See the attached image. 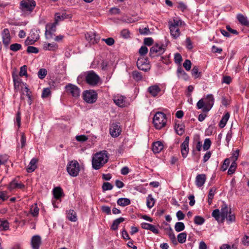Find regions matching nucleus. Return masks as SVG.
<instances>
[{"instance_id": "28", "label": "nucleus", "mask_w": 249, "mask_h": 249, "mask_svg": "<svg viewBox=\"0 0 249 249\" xmlns=\"http://www.w3.org/2000/svg\"><path fill=\"white\" fill-rule=\"evenodd\" d=\"M124 221V218L123 217H120L114 220L111 226V229L113 231L117 230L119 225Z\"/></svg>"}, {"instance_id": "47", "label": "nucleus", "mask_w": 249, "mask_h": 249, "mask_svg": "<svg viewBox=\"0 0 249 249\" xmlns=\"http://www.w3.org/2000/svg\"><path fill=\"white\" fill-rule=\"evenodd\" d=\"M47 73V71L45 69H40L38 72V76L40 79H42L46 76Z\"/></svg>"}, {"instance_id": "41", "label": "nucleus", "mask_w": 249, "mask_h": 249, "mask_svg": "<svg viewBox=\"0 0 249 249\" xmlns=\"http://www.w3.org/2000/svg\"><path fill=\"white\" fill-rule=\"evenodd\" d=\"M12 77L14 83L15 88H16L17 87H18L19 84L20 83V79H19L18 75L14 72L12 73Z\"/></svg>"}, {"instance_id": "50", "label": "nucleus", "mask_w": 249, "mask_h": 249, "mask_svg": "<svg viewBox=\"0 0 249 249\" xmlns=\"http://www.w3.org/2000/svg\"><path fill=\"white\" fill-rule=\"evenodd\" d=\"M112 188V185L108 182H104L102 186V189L104 191L111 190Z\"/></svg>"}, {"instance_id": "38", "label": "nucleus", "mask_w": 249, "mask_h": 249, "mask_svg": "<svg viewBox=\"0 0 249 249\" xmlns=\"http://www.w3.org/2000/svg\"><path fill=\"white\" fill-rule=\"evenodd\" d=\"M212 216L218 221L223 222L221 220L220 211L218 209H215L212 213Z\"/></svg>"}, {"instance_id": "51", "label": "nucleus", "mask_w": 249, "mask_h": 249, "mask_svg": "<svg viewBox=\"0 0 249 249\" xmlns=\"http://www.w3.org/2000/svg\"><path fill=\"white\" fill-rule=\"evenodd\" d=\"M205 102H204V99H203L199 100L196 104V107H197V108L198 109H202V111L203 112H204V109L205 108Z\"/></svg>"}, {"instance_id": "3", "label": "nucleus", "mask_w": 249, "mask_h": 249, "mask_svg": "<svg viewBox=\"0 0 249 249\" xmlns=\"http://www.w3.org/2000/svg\"><path fill=\"white\" fill-rule=\"evenodd\" d=\"M184 23L180 19H174L169 22V27L171 35L175 39L177 38L180 35V28Z\"/></svg>"}, {"instance_id": "15", "label": "nucleus", "mask_w": 249, "mask_h": 249, "mask_svg": "<svg viewBox=\"0 0 249 249\" xmlns=\"http://www.w3.org/2000/svg\"><path fill=\"white\" fill-rule=\"evenodd\" d=\"M189 137L187 136L184 142L181 144V152L182 157L185 158L187 157L189 151Z\"/></svg>"}, {"instance_id": "9", "label": "nucleus", "mask_w": 249, "mask_h": 249, "mask_svg": "<svg viewBox=\"0 0 249 249\" xmlns=\"http://www.w3.org/2000/svg\"><path fill=\"white\" fill-rule=\"evenodd\" d=\"M83 99L88 103H93L96 102L97 95L90 91H85L83 95Z\"/></svg>"}, {"instance_id": "52", "label": "nucleus", "mask_w": 249, "mask_h": 249, "mask_svg": "<svg viewBox=\"0 0 249 249\" xmlns=\"http://www.w3.org/2000/svg\"><path fill=\"white\" fill-rule=\"evenodd\" d=\"M211 145V141L210 139H206L203 144V149L204 150L209 149Z\"/></svg>"}, {"instance_id": "31", "label": "nucleus", "mask_w": 249, "mask_h": 249, "mask_svg": "<svg viewBox=\"0 0 249 249\" xmlns=\"http://www.w3.org/2000/svg\"><path fill=\"white\" fill-rule=\"evenodd\" d=\"M9 223L7 220L0 219V231H6L9 229Z\"/></svg>"}, {"instance_id": "18", "label": "nucleus", "mask_w": 249, "mask_h": 249, "mask_svg": "<svg viewBox=\"0 0 249 249\" xmlns=\"http://www.w3.org/2000/svg\"><path fill=\"white\" fill-rule=\"evenodd\" d=\"M121 132L120 126L116 124H112L110 127V133L113 137H117Z\"/></svg>"}, {"instance_id": "40", "label": "nucleus", "mask_w": 249, "mask_h": 249, "mask_svg": "<svg viewBox=\"0 0 249 249\" xmlns=\"http://www.w3.org/2000/svg\"><path fill=\"white\" fill-rule=\"evenodd\" d=\"M185 229V225L183 223L181 222H177L175 225V229L176 231L179 232L182 231Z\"/></svg>"}, {"instance_id": "1", "label": "nucleus", "mask_w": 249, "mask_h": 249, "mask_svg": "<svg viewBox=\"0 0 249 249\" xmlns=\"http://www.w3.org/2000/svg\"><path fill=\"white\" fill-rule=\"evenodd\" d=\"M84 80L88 84L94 87L98 85L100 78L93 71H89L81 74L77 77L78 81L82 82Z\"/></svg>"}, {"instance_id": "63", "label": "nucleus", "mask_w": 249, "mask_h": 249, "mask_svg": "<svg viewBox=\"0 0 249 249\" xmlns=\"http://www.w3.org/2000/svg\"><path fill=\"white\" fill-rule=\"evenodd\" d=\"M139 52L141 55H144L147 53L148 49L146 46H142L140 49Z\"/></svg>"}, {"instance_id": "32", "label": "nucleus", "mask_w": 249, "mask_h": 249, "mask_svg": "<svg viewBox=\"0 0 249 249\" xmlns=\"http://www.w3.org/2000/svg\"><path fill=\"white\" fill-rule=\"evenodd\" d=\"M237 19L241 24L243 25L248 26L249 25V21L246 17L243 16L242 14H239L237 15Z\"/></svg>"}, {"instance_id": "17", "label": "nucleus", "mask_w": 249, "mask_h": 249, "mask_svg": "<svg viewBox=\"0 0 249 249\" xmlns=\"http://www.w3.org/2000/svg\"><path fill=\"white\" fill-rule=\"evenodd\" d=\"M41 243V237L38 235H36L31 239V245L33 249H39Z\"/></svg>"}, {"instance_id": "8", "label": "nucleus", "mask_w": 249, "mask_h": 249, "mask_svg": "<svg viewBox=\"0 0 249 249\" xmlns=\"http://www.w3.org/2000/svg\"><path fill=\"white\" fill-rule=\"evenodd\" d=\"M65 89L67 92L71 95L73 97L77 98L80 95V90L74 85L69 84L66 86Z\"/></svg>"}, {"instance_id": "43", "label": "nucleus", "mask_w": 249, "mask_h": 249, "mask_svg": "<svg viewBox=\"0 0 249 249\" xmlns=\"http://www.w3.org/2000/svg\"><path fill=\"white\" fill-rule=\"evenodd\" d=\"M66 18V15L65 13H63L62 15L57 13L55 15V21L58 23L59 21L63 20Z\"/></svg>"}, {"instance_id": "20", "label": "nucleus", "mask_w": 249, "mask_h": 249, "mask_svg": "<svg viewBox=\"0 0 249 249\" xmlns=\"http://www.w3.org/2000/svg\"><path fill=\"white\" fill-rule=\"evenodd\" d=\"M206 180V176L205 174H199L196 178V184L198 187H202Z\"/></svg>"}, {"instance_id": "60", "label": "nucleus", "mask_w": 249, "mask_h": 249, "mask_svg": "<svg viewBox=\"0 0 249 249\" xmlns=\"http://www.w3.org/2000/svg\"><path fill=\"white\" fill-rule=\"evenodd\" d=\"M230 163V160L229 159H226L224 160L223 165H222L221 169L223 171H225Z\"/></svg>"}, {"instance_id": "12", "label": "nucleus", "mask_w": 249, "mask_h": 249, "mask_svg": "<svg viewBox=\"0 0 249 249\" xmlns=\"http://www.w3.org/2000/svg\"><path fill=\"white\" fill-rule=\"evenodd\" d=\"M113 100L114 103L118 107H124L126 106L125 98L120 94L113 96Z\"/></svg>"}, {"instance_id": "13", "label": "nucleus", "mask_w": 249, "mask_h": 249, "mask_svg": "<svg viewBox=\"0 0 249 249\" xmlns=\"http://www.w3.org/2000/svg\"><path fill=\"white\" fill-rule=\"evenodd\" d=\"M2 42L5 47H7L10 43L11 36L8 29H4L1 33Z\"/></svg>"}, {"instance_id": "25", "label": "nucleus", "mask_w": 249, "mask_h": 249, "mask_svg": "<svg viewBox=\"0 0 249 249\" xmlns=\"http://www.w3.org/2000/svg\"><path fill=\"white\" fill-rule=\"evenodd\" d=\"M220 213L221 220H222V221H223L224 220V219L227 217L228 213H229L228 208L226 204H224L222 206Z\"/></svg>"}, {"instance_id": "46", "label": "nucleus", "mask_w": 249, "mask_h": 249, "mask_svg": "<svg viewBox=\"0 0 249 249\" xmlns=\"http://www.w3.org/2000/svg\"><path fill=\"white\" fill-rule=\"evenodd\" d=\"M21 49V45L20 44L14 43L10 46V49L13 52H17Z\"/></svg>"}, {"instance_id": "53", "label": "nucleus", "mask_w": 249, "mask_h": 249, "mask_svg": "<svg viewBox=\"0 0 249 249\" xmlns=\"http://www.w3.org/2000/svg\"><path fill=\"white\" fill-rule=\"evenodd\" d=\"M20 76H27V66L24 65L21 67L19 71Z\"/></svg>"}, {"instance_id": "26", "label": "nucleus", "mask_w": 249, "mask_h": 249, "mask_svg": "<svg viewBox=\"0 0 249 249\" xmlns=\"http://www.w3.org/2000/svg\"><path fill=\"white\" fill-rule=\"evenodd\" d=\"M67 217L68 219L73 222H75L77 220V216L76 212L73 210H70L67 212Z\"/></svg>"}, {"instance_id": "54", "label": "nucleus", "mask_w": 249, "mask_h": 249, "mask_svg": "<svg viewBox=\"0 0 249 249\" xmlns=\"http://www.w3.org/2000/svg\"><path fill=\"white\" fill-rule=\"evenodd\" d=\"M75 139L78 142H84L86 141L88 139V137L86 135H81L76 136Z\"/></svg>"}, {"instance_id": "7", "label": "nucleus", "mask_w": 249, "mask_h": 249, "mask_svg": "<svg viewBox=\"0 0 249 249\" xmlns=\"http://www.w3.org/2000/svg\"><path fill=\"white\" fill-rule=\"evenodd\" d=\"M165 50V49L163 47V45L156 44L151 48L149 54L151 56L154 57L162 54Z\"/></svg>"}, {"instance_id": "22", "label": "nucleus", "mask_w": 249, "mask_h": 249, "mask_svg": "<svg viewBox=\"0 0 249 249\" xmlns=\"http://www.w3.org/2000/svg\"><path fill=\"white\" fill-rule=\"evenodd\" d=\"M163 148V145L161 142L158 141L153 143L152 150L155 153L160 152Z\"/></svg>"}, {"instance_id": "37", "label": "nucleus", "mask_w": 249, "mask_h": 249, "mask_svg": "<svg viewBox=\"0 0 249 249\" xmlns=\"http://www.w3.org/2000/svg\"><path fill=\"white\" fill-rule=\"evenodd\" d=\"M187 234L185 232H181L178 234V241L179 243L183 244L186 242Z\"/></svg>"}, {"instance_id": "27", "label": "nucleus", "mask_w": 249, "mask_h": 249, "mask_svg": "<svg viewBox=\"0 0 249 249\" xmlns=\"http://www.w3.org/2000/svg\"><path fill=\"white\" fill-rule=\"evenodd\" d=\"M58 48V45L55 43H45L43 45V49L45 50L55 51Z\"/></svg>"}, {"instance_id": "55", "label": "nucleus", "mask_w": 249, "mask_h": 249, "mask_svg": "<svg viewBox=\"0 0 249 249\" xmlns=\"http://www.w3.org/2000/svg\"><path fill=\"white\" fill-rule=\"evenodd\" d=\"M121 36L124 38H127L130 36V32L128 29H124L121 32Z\"/></svg>"}, {"instance_id": "36", "label": "nucleus", "mask_w": 249, "mask_h": 249, "mask_svg": "<svg viewBox=\"0 0 249 249\" xmlns=\"http://www.w3.org/2000/svg\"><path fill=\"white\" fill-rule=\"evenodd\" d=\"M155 203V200L151 195H149L147 197L146 205L148 208H151L153 207Z\"/></svg>"}, {"instance_id": "56", "label": "nucleus", "mask_w": 249, "mask_h": 249, "mask_svg": "<svg viewBox=\"0 0 249 249\" xmlns=\"http://www.w3.org/2000/svg\"><path fill=\"white\" fill-rule=\"evenodd\" d=\"M183 66L186 71H189L191 68V62L189 60L186 59L183 63Z\"/></svg>"}, {"instance_id": "14", "label": "nucleus", "mask_w": 249, "mask_h": 249, "mask_svg": "<svg viewBox=\"0 0 249 249\" xmlns=\"http://www.w3.org/2000/svg\"><path fill=\"white\" fill-rule=\"evenodd\" d=\"M137 65L140 70L146 71L150 70L149 64L143 58L138 59L137 62Z\"/></svg>"}, {"instance_id": "24", "label": "nucleus", "mask_w": 249, "mask_h": 249, "mask_svg": "<svg viewBox=\"0 0 249 249\" xmlns=\"http://www.w3.org/2000/svg\"><path fill=\"white\" fill-rule=\"evenodd\" d=\"M25 185L22 183H18L15 180H13L9 183L8 188L9 190H12L16 188L23 189Z\"/></svg>"}, {"instance_id": "34", "label": "nucleus", "mask_w": 249, "mask_h": 249, "mask_svg": "<svg viewBox=\"0 0 249 249\" xmlns=\"http://www.w3.org/2000/svg\"><path fill=\"white\" fill-rule=\"evenodd\" d=\"M178 76L179 78L186 80L188 76L187 73L182 69L181 68H178L177 70Z\"/></svg>"}, {"instance_id": "49", "label": "nucleus", "mask_w": 249, "mask_h": 249, "mask_svg": "<svg viewBox=\"0 0 249 249\" xmlns=\"http://www.w3.org/2000/svg\"><path fill=\"white\" fill-rule=\"evenodd\" d=\"M175 129L177 134L179 135H181L184 132V128L182 125H176Z\"/></svg>"}, {"instance_id": "30", "label": "nucleus", "mask_w": 249, "mask_h": 249, "mask_svg": "<svg viewBox=\"0 0 249 249\" xmlns=\"http://www.w3.org/2000/svg\"><path fill=\"white\" fill-rule=\"evenodd\" d=\"M230 118V114L229 112H227L222 118L219 123V126L220 128H223L226 124L227 121Z\"/></svg>"}, {"instance_id": "64", "label": "nucleus", "mask_w": 249, "mask_h": 249, "mask_svg": "<svg viewBox=\"0 0 249 249\" xmlns=\"http://www.w3.org/2000/svg\"><path fill=\"white\" fill-rule=\"evenodd\" d=\"M8 160V156L6 155H0V164L5 163Z\"/></svg>"}, {"instance_id": "42", "label": "nucleus", "mask_w": 249, "mask_h": 249, "mask_svg": "<svg viewBox=\"0 0 249 249\" xmlns=\"http://www.w3.org/2000/svg\"><path fill=\"white\" fill-rule=\"evenodd\" d=\"M205 222V219L201 216H196L194 217V222L197 225H201Z\"/></svg>"}, {"instance_id": "16", "label": "nucleus", "mask_w": 249, "mask_h": 249, "mask_svg": "<svg viewBox=\"0 0 249 249\" xmlns=\"http://www.w3.org/2000/svg\"><path fill=\"white\" fill-rule=\"evenodd\" d=\"M85 37L87 41L93 44L97 43L100 40V37L95 33H88L85 34Z\"/></svg>"}, {"instance_id": "44", "label": "nucleus", "mask_w": 249, "mask_h": 249, "mask_svg": "<svg viewBox=\"0 0 249 249\" xmlns=\"http://www.w3.org/2000/svg\"><path fill=\"white\" fill-rule=\"evenodd\" d=\"M236 166H237V164H236V162L233 161L231 163L229 169H228V174L229 175H231V174H233L235 171Z\"/></svg>"}, {"instance_id": "23", "label": "nucleus", "mask_w": 249, "mask_h": 249, "mask_svg": "<svg viewBox=\"0 0 249 249\" xmlns=\"http://www.w3.org/2000/svg\"><path fill=\"white\" fill-rule=\"evenodd\" d=\"M37 162V160L36 158L32 159L29 165L28 166L27 168V171L28 173H31L33 172L35 170V169L36 168V163Z\"/></svg>"}, {"instance_id": "10", "label": "nucleus", "mask_w": 249, "mask_h": 249, "mask_svg": "<svg viewBox=\"0 0 249 249\" xmlns=\"http://www.w3.org/2000/svg\"><path fill=\"white\" fill-rule=\"evenodd\" d=\"M57 23L55 21L53 23H48L46 26L45 36L47 39L53 37V34L56 31V26Z\"/></svg>"}, {"instance_id": "4", "label": "nucleus", "mask_w": 249, "mask_h": 249, "mask_svg": "<svg viewBox=\"0 0 249 249\" xmlns=\"http://www.w3.org/2000/svg\"><path fill=\"white\" fill-rule=\"evenodd\" d=\"M167 119L166 115L160 112H157L153 119V123L157 129H160L166 124Z\"/></svg>"}, {"instance_id": "29", "label": "nucleus", "mask_w": 249, "mask_h": 249, "mask_svg": "<svg viewBox=\"0 0 249 249\" xmlns=\"http://www.w3.org/2000/svg\"><path fill=\"white\" fill-rule=\"evenodd\" d=\"M54 197L56 199L60 198L63 195V190L60 187H55L53 190Z\"/></svg>"}, {"instance_id": "59", "label": "nucleus", "mask_w": 249, "mask_h": 249, "mask_svg": "<svg viewBox=\"0 0 249 249\" xmlns=\"http://www.w3.org/2000/svg\"><path fill=\"white\" fill-rule=\"evenodd\" d=\"M27 52L28 53H37L38 52V49L34 46H29L27 48Z\"/></svg>"}, {"instance_id": "58", "label": "nucleus", "mask_w": 249, "mask_h": 249, "mask_svg": "<svg viewBox=\"0 0 249 249\" xmlns=\"http://www.w3.org/2000/svg\"><path fill=\"white\" fill-rule=\"evenodd\" d=\"M242 243L245 246H249V235H245L242 238Z\"/></svg>"}, {"instance_id": "39", "label": "nucleus", "mask_w": 249, "mask_h": 249, "mask_svg": "<svg viewBox=\"0 0 249 249\" xmlns=\"http://www.w3.org/2000/svg\"><path fill=\"white\" fill-rule=\"evenodd\" d=\"M133 78L137 81L142 80V73L138 71H134L132 73Z\"/></svg>"}, {"instance_id": "33", "label": "nucleus", "mask_w": 249, "mask_h": 249, "mask_svg": "<svg viewBox=\"0 0 249 249\" xmlns=\"http://www.w3.org/2000/svg\"><path fill=\"white\" fill-rule=\"evenodd\" d=\"M117 204L121 206H126L130 204V200L127 198H120L117 200Z\"/></svg>"}, {"instance_id": "35", "label": "nucleus", "mask_w": 249, "mask_h": 249, "mask_svg": "<svg viewBox=\"0 0 249 249\" xmlns=\"http://www.w3.org/2000/svg\"><path fill=\"white\" fill-rule=\"evenodd\" d=\"M216 188L212 187L210 189L208 194V203L211 205L212 203V200L216 192Z\"/></svg>"}, {"instance_id": "2", "label": "nucleus", "mask_w": 249, "mask_h": 249, "mask_svg": "<svg viewBox=\"0 0 249 249\" xmlns=\"http://www.w3.org/2000/svg\"><path fill=\"white\" fill-rule=\"evenodd\" d=\"M108 158L107 153L106 151L97 153L92 157V167L96 170L99 169L107 162Z\"/></svg>"}, {"instance_id": "61", "label": "nucleus", "mask_w": 249, "mask_h": 249, "mask_svg": "<svg viewBox=\"0 0 249 249\" xmlns=\"http://www.w3.org/2000/svg\"><path fill=\"white\" fill-rule=\"evenodd\" d=\"M102 40L105 41L106 43L109 46L112 45L115 42L114 39L112 37H109L106 39L103 38Z\"/></svg>"}, {"instance_id": "48", "label": "nucleus", "mask_w": 249, "mask_h": 249, "mask_svg": "<svg viewBox=\"0 0 249 249\" xmlns=\"http://www.w3.org/2000/svg\"><path fill=\"white\" fill-rule=\"evenodd\" d=\"M192 74L195 78H198L200 75V72H198V68L197 66H194L192 70Z\"/></svg>"}, {"instance_id": "45", "label": "nucleus", "mask_w": 249, "mask_h": 249, "mask_svg": "<svg viewBox=\"0 0 249 249\" xmlns=\"http://www.w3.org/2000/svg\"><path fill=\"white\" fill-rule=\"evenodd\" d=\"M30 212L33 216H36L38 214L39 209L36 204L34 206H32L30 209Z\"/></svg>"}, {"instance_id": "11", "label": "nucleus", "mask_w": 249, "mask_h": 249, "mask_svg": "<svg viewBox=\"0 0 249 249\" xmlns=\"http://www.w3.org/2000/svg\"><path fill=\"white\" fill-rule=\"evenodd\" d=\"M204 101L205 104L204 112H208L212 108L214 104V97L212 94H208Z\"/></svg>"}, {"instance_id": "62", "label": "nucleus", "mask_w": 249, "mask_h": 249, "mask_svg": "<svg viewBox=\"0 0 249 249\" xmlns=\"http://www.w3.org/2000/svg\"><path fill=\"white\" fill-rule=\"evenodd\" d=\"M51 93V90L49 88L44 89L42 93V97H47Z\"/></svg>"}, {"instance_id": "5", "label": "nucleus", "mask_w": 249, "mask_h": 249, "mask_svg": "<svg viewBox=\"0 0 249 249\" xmlns=\"http://www.w3.org/2000/svg\"><path fill=\"white\" fill-rule=\"evenodd\" d=\"M67 171L71 176H77L80 171V166L78 161L75 160L69 161L67 166Z\"/></svg>"}, {"instance_id": "57", "label": "nucleus", "mask_w": 249, "mask_h": 249, "mask_svg": "<svg viewBox=\"0 0 249 249\" xmlns=\"http://www.w3.org/2000/svg\"><path fill=\"white\" fill-rule=\"evenodd\" d=\"M139 32L141 35H148L150 34V31L148 28H142L139 29Z\"/></svg>"}, {"instance_id": "6", "label": "nucleus", "mask_w": 249, "mask_h": 249, "mask_svg": "<svg viewBox=\"0 0 249 249\" xmlns=\"http://www.w3.org/2000/svg\"><path fill=\"white\" fill-rule=\"evenodd\" d=\"M36 5V2L33 0H23L20 2V8L25 14H29L33 11Z\"/></svg>"}, {"instance_id": "19", "label": "nucleus", "mask_w": 249, "mask_h": 249, "mask_svg": "<svg viewBox=\"0 0 249 249\" xmlns=\"http://www.w3.org/2000/svg\"><path fill=\"white\" fill-rule=\"evenodd\" d=\"M160 90V88L157 85L150 86L147 89V91L153 97H156L157 96Z\"/></svg>"}, {"instance_id": "21", "label": "nucleus", "mask_w": 249, "mask_h": 249, "mask_svg": "<svg viewBox=\"0 0 249 249\" xmlns=\"http://www.w3.org/2000/svg\"><path fill=\"white\" fill-rule=\"evenodd\" d=\"M141 227L143 229L150 230L155 234H158L159 232V230L157 229L154 225L149 223L145 222L142 223L141 224Z\"/></svg>"}]
</instances>
